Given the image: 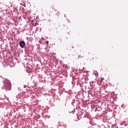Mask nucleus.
Here are the masks:
<instances>
[{"label":"nucleus","mask_w":128,"mask_h":128,"mask_svg":"<svg viewBox=\"0 0 128 128\" xmlns=\"http://www.w3.org/2000/svg\"><path fill=\"white\" fill-rule=\"evenodd\" d=\"M20 48H24V46H26V42H24V41H21L20 42Z\"/></svg>","instance_id":"f03ea898"},{"label":"nucleus","mask_w":128,"mask_h":128,"mask_svg":"<svg viewBox=\"0 0 128 128\" xmlns=\"http://www.w3.org/2000/svg\"><path fill=\"white\" fill-rule=\"evenodd\" d=\"M26 72L28 73H32V69L28 67L26 68Z\"/></svg>","instance_id":"7ed1b4c3"},{"label":"nucleus","mask_w":128,"mask_h":128,"mask_svg":"<svg viewBox=\"0 0 128 128\" xmlns=\"http://www.w3.org/2000/svg\"><path fill=\"white\" fill-rule=\"evenodd\" d=\"M46 43H48V40L47 41Z\"/></svg>","instance_id":"39448f33"},{"label":"nucleus","mask_w":128,"mask_h":128,"mask_svg":"<svg viewBox=\"0 0 128 128\" xmlns=\"http://www.w3.org/2000/svg\"><path fill=\"white\" fill-rule=\"evenodd\" d=\"M95 58H97V57H95Z\"/></svg>","instance_id":"423d86ee"},{"label":"nucleus","mask_w":128,"mask_h":128,"mask_svg":"<svg viewBox=\"0 0 128 128\" xmlns=\"http://www.w3.org/2000/svg\"><path fill=\"white\" fill-rule=\"evenodd\" d=\"M74 121H78V120H80L79 118L78 117V116H76V118H74Z\"/></svg>","instance_id":"20e7f679"},{"label":"nucleus","mask_w":128,"mask_h":128,"mask_svg":"<svg viewBox=\"0 0 128 128\" xmlns=\"http://www.w3.org/2000/svg\"><path fill=\"white\" fill-rule=\"evenodd\" d=\"M5 84V88H6V90H10V88H12V84H10V82L8 80H6V82H4Z\"/></svg>","instance_id":"f257e3e1"}]
</instances>
